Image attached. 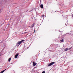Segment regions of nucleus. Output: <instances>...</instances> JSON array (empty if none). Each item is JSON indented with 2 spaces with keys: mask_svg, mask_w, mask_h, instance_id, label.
<instances>
[{
  "mask_svg": "<svg viewBox=\"0 0 73 73\" xmlns=\"http://www.w3.org/2000/svg\"><path fill=\"white\" fill-rule=\"evenodd\" d=\"M42 73H45V72L43 71V72H42Z\"/></svg>",
  "mask_w": 73,
  "mask_h": 73,
  "instance_id": "9d476101",
  "label": "nucleus"
},
{
  "mask_svg": "<svg viewBox=\"0 0 73 73\" xmlns=\"http://www.w3.org/2000/svg\"><path fill=\"white\" fill-rule=\"evenodd\" d=\"M24 41H25V40H22L21 41L18 42H17V44H21V43L22 42H24Z\"/></svg>",
  "mask_w": 73,
  "mask_h": 73,
  "instance_id": "f257e3e1",
  "label": "nucleus"
},
{
  "mask_svg": "<svg viewBox=\"0 0 73 73\" xmlns=\"http://www.w3.org/2000/svg\"><path fill=\"white\" fill-rule=\"evenodd\" d=\"M68 50V48H66L65 50V51H67Z\"/></svg>",
  "mask_w": 73,
  "mask_h": 73,
  "instance_id": "1a4fd4ad",
  "label": "nucleus"
},
{
  "mask_svg": "<svg viewBox=\"0 0 73 73\" xmlns=\"http://www.w3.org/2000/svg\"><path fill=\"white\" fill-rule=\"evenodd\" d=\"M60 41L62 42H64V40L62 39V40H61Z\"/></svg>",
  "mask_w": 73,
  "mask_h": 73,
  "instance_id": "6e6552de",
  "label": "nucleus"
},
{
  "mask_svg": "<svg viewBox=\"0 0 73 73\" xmlns=\"http://www.w3.org/2000/svg\"><path fill=\"white\" fill-rule=\"evenodd\" d=\"M0 56H1V55L0 54Z\"/></svg>",
  "mask_w": 73,
  "mask_h": 73,
  "instance_id": "9b49d317",
  "label": "nucleus"
},
{
  "mask_svg": "<svg viewBox=\"0 0 73 73\" xmlns=\"http://www.w3.org/2000/svg\"><path fill=\"white\" fill-rule=\"evenodd\" d=\"M11 58H9L8 60V61H9V62H10V61H11Z\"/></svg>",
  "mask_w": 73,
  "mask_h": 73,
  "instance_id": "0eeeda50",
  "label": "nucleus"
},
{
  "mask_svg": "<svg viewBox=\"0 0 73 73\" xmlns=\"http://www.w3.org/2000/svg\"><path fill=\"white\" fill-rule=\"evenodd\" d=\"M36 64H36V62H33V66H35V65H36Z\"/></svg>",
  "mask_w": 73,
  "mask_h": 73,
  "instance_id": "39448f33",
  "label": "nucleus"
},
{
  "mask_svg": "<svg viewBox=\"0 0 73 73\" xmlns=\"http://www.w3.org/2000/svg\"><path fill=\"white\" fill-rule=\"evenodd\" d=\"M6 70H7V69H6L5 70H3L2 71H1L0 73H4V72H5V71Z\"/></svg>",
  "mask_w": 73,
  "mask_h": 73,
  "instance_id": "20e7f679",
  "label": "nucleus"
},
{
  "mask_svg": "<svg viewBox=\"0 0 73 73\" xmlns=\"http://www.w3.org/2000/svg\"><path fill=\"white\" fill-rule=\"evenodd\" d=\"M40 6L41 8H43V5H41Z\"/></svg>",
  "mask_w": 73,
  "mask_h": 73,
  "instance_id": "423d86ee",
  "label": "nucleus"
},
{
  "mask_svg": "<svg viewBox=\"0 0 73 73\" xmlns=\"http://www.w3.org/2000/svg\"><path fill=\"white\" fill-rule=\"evenodd\" d=\"M18 56H19V54H16L15 55V58H17Z\"/></svg>",
  "mask_w": 73,
  "mask_h": 73,
  "instance_id": "7ed1b4c3",
  "label": "nucleus"
},
{
  "mask_svg": "<svg viewBox=\"0 0 73 73\" xmlns=\"http://www.w3.org/2000/svg\"><path fill=\"white\" fill-rule=\"evenodd\" d=\"M54 62H51V63L49 64L48 65V66H51V65H53V64H54Z\"/></svg>",
  "mask_w": 73,
  "mask_h": 73,
  "instance_id": "f03ea898",
  "label": "nucleus"
}]
</instances>
